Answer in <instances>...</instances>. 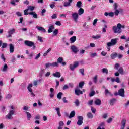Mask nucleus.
<instances>
[{"label": "nucleus", "mask_w": 129, "mask_h": 129, "mask_svg": "<svg viewBox=\"0 0 129 129\" xmlns=\"http://www.w3.org/2000/svg\"><path fill=\"white\" fill-rule=\"evenodd\" d=\"M79 71L82 75H84V69H81Z\"/></svg>", "instance_id": "obj_58"}, {"label": "nucleus", "mask_w": 129, "mask_h": 129, "mask_svg": "<svg viewBox=\"0 0 129 129\" xmlns=\"http://www.w3.org/2000/svg\"><path fill=\"white\" fill-rule=\"evenodd\" d=\"M51 75V72H47L44 74L45 77H49Z\"/></svg>", "instance_id": "obj_48"}, {"label": "nucleus", "mask_w": 129, "mask_h": 129, "mask_svg": "<svg viewBox=\"0 0 129 129\" xmlns=\"http://www.w3.org/2000/svg\"><path fill=\"white\" fill-rule=\"evenodd\" d=\"M78 121L77 122V125L80 126V125H82V123H83V117L82 116H77Z\"/></svg>", "instance_id": "obj_9"}, {"label": "nucleus", "mask_w": 129, "mask_h": 129, "mask_svg": "<svg viewBox=\"0 0 129 129\" xmlns=\"http://www.w3.org/2000/svg\"><path fill=\"white\" fill-rule=\"evenodd\" d=\"M104 122L101 123L100 126L97 129H105L104 127H102V126H104Z\"/></svg>", "instance_id": "obj_38"}, {"label": "nucleus", "mask_w": 129, "mask_h": 129, "mask_svg": "<svg viewBox=\"0 0 129 129\" xmlns=\"http://www.w3.org/2000/svg\"><path fill=\"white\" fill-rule=\"evenodd\" d=\"M9 111L8 114L6 116V118L8 119L12 120L13 119V115L15 114V112H16V107L14 106L13 105H11L9 106Z\"/></svg>", "instance_id": "obj_2"}, {"label": "nucleus", "mask_w": 129, "mask_h": 129, "mask_svg": "<svg viewBox=\"0 0 129 129\" xmlns=\"http://www.w3.org/2000/svg\"><path fill=\"white\" fill-rule=\"evenodd\" d=\"M94 94H95V92L92 91L90 92V93L89 94V95L90 97H92V96H93L94 95Z\"/></svg>", "instance_id": "obj_51"}, {"label": "nucleus", "mask_w": 129, "mask_h": 129, "mask_svg": "<svg viewBox=\"0 0 129 129\" xmlns=\"http://www.w3.org/2000/svg\"><path fill=\"white\" fill-rule=\"evenodd\" d=\"M52 51V48H49L47 51H46L44 53H43V57H46L48 56V54L50 53Z\"/></svg>", "instance_id": "obj_20"}, {"label": "nucleus", "mask_w": 129, "mask_h": 129, "mask_svg": "<svg viewBox=\"0 0 129 129\" xmlns=\"http://www.w3.org/2000/svg\"><path fill=\"white\" fill-rule=\"evenodd\" d=\"M115 69H117V70H118V68H119V63H116L115 64Z\"/></svg>", "instance_id": "obj_61"}, {"label": "nucleus", "mask_w": 129, "mask_h": 129, "mask_svg": "<svg viewBox=\"0 0 129 129\" xmlns=\"http://www.w3.org/2000/svg\"><path fill=\"white\" fill-rule=\"evenodd\" d=\"M76 41V36H72L70 38V41L71 44L75 43Z\"/></svg>", "instance_id": "obj_21"}, {"label": "nucleus", "mask_w": 129, "mask_h": 129, "mask_svg": "<svg viewBox=\"0 0 129 129\" xmlns=\"http://www.w3.org/2000/svg\"><path fill=\"white\" fill-rule=\"evenodd\" d=\"M78 65H79V63L77 61L75 62L74 64H70L69 66L70 70H71V71H74V69H75L76 67H78Z\"/></svg>", "instance_id": "obj_10"}, {"label": "nucleus", "mask_w": 129, "mask_h": 129, "mask_svg": "<svg viewBox=\"0 0 129 129\" xmlns=\"http://www.w3.org/2000/svg\"><path fill=\"white\" fill-rule=\"evenodd\" d=\"M75 93L76 95L78 96H79L80 94H83V92L80 90V89H79V88H77L75 90Z\"/></svg>", "instance_id": "obj_13"}, {"label": "nucleus", "mask_w": 129, "mask_h": 129, "mask_svg": "<svg viewBox=\"0 0 129 129\" xmlns=\"http://www.w3.org/2000/svg\"><path fill=\"white\" fill-rule=\"evenodd\" d=\"M55 25H56V26H61V22L58 21H56L55 23Z\"/></svg>", "instance_id": "obj_64"}, {"label": "nucleus", "mask_w": 129, "mask_h": 129, "mask_svg": "<svg viewBox=\"0 0 129 129\" xmlns=\"http://www.w3.org/2000/svg\"><path fill=\"white\" fill-rule=\"evenodd\" d=\"M114 95H119L122 97H124V89H120L118 90V92L115 93Z\"/></svg>", "instance_id": "obj_8"}, {"label": "nucleus", "mask_w": 129, "mask_h": 129, "mask_svg": "<svg viewBox=\"0 0 129 129\" xmlns=\"http://www.w3.org/2000/svg\"><path fill=\"white\" fill-rule=\"evenodd\" d=\"M71 50H72L73 53H74V54H77L79 51L78 48H77V47L75 45H72L71 46Z\"/></svg>", "instance_id": "obj_12"}, {"label": "nucleus", "mask_w": 129, "mask_h": 129, "mask_svg": "<svg viewBox=\"0 0 129 129\" xmlns=\"http://www.w3.org/2000/svg\"><path fill=\"white\" fill-rule=\"evenodd\" d=\"M118 41V38H113L111 40V42H108L107 43V46L108 47H111V46H115L117 44V41Z\"/></svg>", "instance_id": "obj_5"}, {"label": "nucleus", "mask_w": 129, "mask_h": 129, "mask_svg": "<svg viewBox=\"0 0 129 129\" xmlns=\"http://www.w3.org/2000/svg\"><path fill=\"white\" fill-rule=\"evenodd\" d=\"M92 38H93V39H95V40H97L98 39H100V38H101V36L99 35H93L92 36Z\"/></svg>", "instance_id": "obj_29"}, {"label": "nucleus", "mask_w": 129, "mask_h": 129, "mask_svg": "<svg viewBox=\"0 0 129 129\" xmlns=\"http://www.w3.org/2000/svg\"><path fill=\"white\" fill-rule=\"evenodd\" d=\"M52 75L54 76V77L60 78L61 77V73L59 72H56L55 73H53Z\"/></svg>", "instance_id": "obj_18"}, {"label": "nucleus", "mask_w": 129, "mask_h": 129, "mask_svg": "<svg viewBox=\"0 0 129 129\" xmlns=\"http://www.w3.org/2000/svg\"><path fill=\"white\" fill-rule=\"evenodd\" d=\"M93 80L94 83H97V75L95 76V77L93 78Z\"/></svg>", "instance_id": "obj_49"}, {"label": "nucleus", "mask_w": 129, "mask_h": 129, "mask_svg": "<svg viewBox=\"0 0 129 129\" xmlns=\"http://www.w3.org/2000/svg\"><path fill=\"white\" fill-rule=\"evenodd\" d=\"M49 6L51 9H54V8H55V2H52V4H50Z\"/></svg>", "instance_id": "obj_59"}, {"label": "nucleus", "mask_w": 129, "mask_h": 129, "mask_svg": "<svg viewBox=\"0 0 129 129\" xmlns=\"http://www.w3.org/2000/svg\"><path fill=\"white\" fill-rule=\"evenodd\" d=\"M84 86V82H80L79 84V87L80 88H82Z\"/></svg>", "instance_id": "obj_43"}, {"label": "nucleus", "mask_w": 129, "mask_h": 129, "mask_svg": "<svg viewBox=\"0 0 129 129\" xmlns=\"http://www.w3.org/2000/svg\"><path fill=\"white\" fill-rule=\"evenodd\" d=\"M46 68H50V67H52V63H47L45 64Z\"/></svg>", "instance_id": "obj_44"}, {"label": "nucleus", "mask_w": 129, "mask_h": 129, "mask_svg": "<svg viewBox=\"0 0 129 129\" xmlns=\"http://www.w3.org/2000/svg\"><path fill=\"white\" fill-rule=\"evenodd\" d=\"M51 19H57V14H53L52 16H51Z\"/></svg>", "instance_id": "obj_63"}, {"label": "nucleus", "mask_w": 129, "mask_h": 129, "mask_svg": "<svg viewBox=\"0 0 129 129\" xmlns=\"http://www.w3.org/2000/svg\"><path fill=\"white\" fill-rule=\"evenodd\" d=\"M114 10V13L113 12H110L109 13V17H113V16H118V14H119V13H123V9H121V8H119L118 9V6L117 5V3H114V5H113Z\"/></svg>", "instance_id": "obj_1"}, {"label": "nucleus", "mask_w": 129, "mask_h": 129, "mask_svg": "<svg viewBox=\"0 0 129 129\" xmlns=\"http://www.w3.org/2000/svg\"><path fill=\"white\" fill-rule=\"evenodd\" d=\"M16 32V29L12 28L9 30L8 32V35L6 36V38H12V35L15 34Z\"/></svg>", "instance_id": "obj_11"}, {"label": "nucleus", "mask_w": 129, "mask_h": 129, "mask_svg": "<svg viewBox=\"0 0 129 129\" xmlns=\"http://www.w3.org/2000/svg\"><path fill=\"white\" fill-rule=\"evenodd\" d=\"M87 117L88 118H93V115L91 112H88L87 113Z\"/></svg>", "instance_id": "obj_35"}, {"label": "nucleus", "mask_w": 129, "mask_h": 129, "mask_svg": "<svg viewBox=\"0 0 129 129\" xmlns=\"http://www.w3.org/2000/svg\"><path fill=\"white\" fill-rule=\"evenodd\" d=\"M10 47V53H12L15 51V46H14V44H9Z\"/></svg>", "instance_id": "obj_17"}, {"label": "nucleus", "mask_w": 129, "mask_h": 129, "mask_svg": "<svg viewBox=\"0 0 129 129\" xmlns=\"http://www.w3.org/2000/svg\"><path fill=\"white\" fill-rule=\"evenodd\" d=\"M69 88V87L67 85H64L62 88L63 90H66L67 89H68Z\"/></svg>", "instance_id": "obj_53"}, {"label": "nucleus", "mask_w": 129, "mask_h": 129, "mask_svg": "<svg viewBox=\"0 0 129 129\" xmlns=\"http://www.w3.org/2000/svg\"><path fill=\"white\" fill-rule=\"evenodd\" d=\"M63 95V93L59 92L57 94V97L58 98V99H61L62 98V96Z\"/></svg>", "instance_id": "obj_37"}, {"label": "nucleus", "mask_w": 129, "mask_h": 129, "mask_svg": "<svg viewBox=\"0 0 129 129\" xmlns=\"http://www.w3.org/2000/svg\"><path fill=\"white\" fill-rule=\"evenodd\" d=\"M52 67H59V63L58 62H55L52 63Z\"/></svg>", "instance_id": "obj_39"}, {"label": "nucleus", "mask_w": 129, "mask_h": 129, "mask_svg": "<svg viewBox=\"0 0 129 129\" xmlns=\"http://www.w3.org/2000/svg\"><path fill=\"white\" fill-rule=\"evenodd\" d=\"M63 62V57H60L57 59V62L59 63H62Z\"/></svg>", "instance_id": "obj_45"}, {"label": "nucleus", "mask_w": 129, "mask_h": 129, "mask_svg": "<svg viewBox=\"0 0 129 129\" xmlns=\"http://www.w3.org/2000/svg\"><path fill=\"white\" fill-rule=\"evenodd\" d=\"M35 9V7L34 6H28V9L27 10L28 11H31V12L34 11V10Z\"/></svg>", "instance_id": "obj_32"}, {"label": "nucleus", "mask_w": 129, "mask_h": 129, "mask_svg": "<svg viewBox=\"0 0 129 129\" xmlns=\"http://www.w3.org/2000/svg\"><path fill=\"white\" fill-rule=\"evenodd\" d=\"M29 15L32 16L34 19H38V14H37L35 12H30L29 13Z\"/></svg>", "instance_id": "obj_19"}, {"label": "nucleus", "mask_w": 129, "mask_h": 129, "mask_svg": "<svg viewBox=\"0 0 129 129\" xmlns=\"http://www.w3.org/2000/svg\"><path fill=\"white\" fill-rule=\"evenodd\" d=\"M1 59H2L4 62H6V57H5V54H2Z\"/></svg>", "instance_id": "obj_57"}, {"label": "nucleus", "mask_w": 129, "mask_h": 129, "mask_svg": "<svg viewBox=\"0 0 129 129\" xmlns=\"http://www.w3.org/2000/svg\"><path fill=\"white\" fill-rule=\"evenodd\" d=\"M53 34L55 36H57L58 35V29H55L53 31Z\"/></svg>", "instance_id": "obj_62"}, {"label": "nucleus", "mask_w": 129, "mask_h": 129, "mask_svg": "<svg viewBox=\"0 0 129 129\" xmlns=\"http://www.w3.org/2000/svg\"><path fill=\"white\" fill-rule=\"evenodd\" d=\"M54 29H55V27H54V25H51L49 27L48 32L49 33H52V32H53V30H54Z\"/></svg>", "instance_id": "obj_22"}, {"label": "nucleus", "mask_w": 129, "mask_h": 129, "mask_svg": "<svg viewBox=\"0 0 129 129\" xmlns=\"http://www.w3.org/2000/svg\"><path fill=\"white\" fill-rule=\"evenodd\" d=\"M32 87H33V84H29L27 86V90L29 92H30V95H31V97H35V95L34 92H33V89H32Z\"/></svg>", "instance_id": "obj_6"}, {"label": "nucleus", "mask_w": 129, "mask_h": 129, "mask_svg": "<svg viewBox=\"0 0 129 129\" xmlns=\"http://www.w3.org/2000/svg\"><path fill=\"white\" fill-rule=\"evenodd\" d=\"M26 114L27 115L28 120H30L31 118H32V114H31V113H30L29 112H26Z\"/></svg>", "instance_id": "obj_28"}, {"label": "nucleus", "mask_w": 129, "mask_h": 129, "mask_svg": "<svg viewBox=\"0 0 129 129\" xmlns=\"http://www.w3.org/2000/svg\"><path fill=\"white\" fill-rule=\"evenodd\" d=\"M126 123V119H122L121 121V127L120 129H124L125 127V124Z\"/></svg>", "instance_id": "obj_15"}, {"label": "nucleus", "mask_w": 129, "mask_h": 129, "mask_svg": "<svg viewBox=\"0 0 129 129\" xmlns=\"http://www.w3.org/2000/svg\"><path fill=\"white\" fill-rule=\"evenodd\" d=\"M104 28H103V29H102V32H103V33H106V29H107V25L106 24H104Z\"/></svg>", "instance_id": "obj_42"}, {"label": "nucleus", "mask_w": 129, "mask_h": 129, "mask_svg": "<svg viewBox=\"0 0 129 129\" xmlns=\"http://www.w3.org/2000/svg\"><path fill=\"white\" fill-rule=\"evenodd\" d=\"M84 13V10L82 9V8H80L79 10H78V15L79 16H81V15L83 14Z\"/></svg>", "instance_id": "obj_23"}, {"label": "nucleus", "mask_w": 129, "mask_h": 129, "mask_svg": "<svg viewBox=\"0 0 129 129\" xmlns=\"http://www.w3.org/2000/svg\"><path fill=\"white\" fill-rule=\"evenodd\" d=\"M117 57V53L116 52H113L112 54L111 55V59H115Z\"/></svg>", "instance_id": "obj_24"}, {"label": "nucleus", "mask_w": 129, "mask_h": 129, "mask_svg": "<svg viewBox=\"0 0 129 129\" xmlns=\"http://www.w3.org/2000/svg\"><path fill=\"white\" fill-rule=\"evenodd\" d=\"M36 29L40 32H42V33H46V29L44 28L43 27L39 26H36Z\"/></svg>", "instance_id": "obj_14"}, {"label": "nucleus", "mask_w": 129, "mask_h": 129, "mask_svg": "<svg viewBox=\"0 0 129 129\" xmlns=\"http://www.w3.org/2000/svg\"><path fill=\"white\" fill-rule=\"evenodd\" d=\"M90 57L91 58H94L95 57H97V53H90Z\"/></svg>", "instance_id": "obj_34"}, {"label": "nucleus", "mask_w": 129, "mask_h": 129, "mask_svg": "<svg viewBox=\"0 0 129 129\" xmlns=\"http://www.w3.org/2000/svg\"><path fill=\"white\" fill-rule=\"evenodd\" d=\"M7 70H8V64H5L4 66L3 67V69L2 70V71L3 72H6V71H7Z\"/></svg>", "instance_id": "obj_33"}, {"label": "nucleus", "mask_w": 129, "mask_h": 129, "mask_svg": "<svg viewBox=\"0 0 129 129\" xmlns=\"http://www.w3.org/2000/svg\"><path fill=\"white\" fill-rule=\"evenodd\" d=\"M72 18L75 23H77V22H78L79 15L76 12L73 13H72Z\"/></svg>", "instance_id": "obj_7"}, {"label": "nucleus", "mask_w": 129, "mask_h": 129, "mask_svg": "<svg viewBox=\"0 0 129 129\" xmlns=\"http://www.w3.org/2000/svg\"><path fill=\"white\" fill-rule=\"evenodd\" d=\"M37 39L40 41L41 43H43V38L41 36H37Z\"/></svg>", "instance_id": "obj_56"}, {"label": "nucleus", "mask_w": 129, "mask_h": 129, "mask_svg": "<svg viewBox=\"0 0 129 129\" xmlns=\"http://www.w3.org/2000/svg\"><path fill=\"white\" fill-rule=\"evenodd\" d=\"M59 126H61V127H63V126H64V122L60 121L59 122Z\"/></svg>", "instance_id": "obj_55"}, {"label": "nucleus", "mask_w": 129, "mask_h": 129, "mask_svg": "<svg viewBox=\"0 0 129 129\" xmlns=\"http://www.w3.org/2000/svg\"><path fill=\"white\" fill-rule=\"evenodd\" d=\"M112 30L114 32V33H117V34H120L121 32H122V30L120 28V25H119L118 24L116 26H114L112 27Z\"/></svg>", "instance_id": "obj_4"}, {"label": "nucleus", "mask_w": 129, "mask_h": 129, "mask_svg": "<svg viewBox=\"0 0 129 129\" xmlns=\"http://www.w3.org/2000/svg\"><path fill=\"white\" fill-rule=\"evenodd\" d=\"M102 72L103 73H105L106 74H108V70L106 68H103L102 69Z\"/></svg>", "instance_id": "obj_36"}, {"label": "nucleus", "mask_w": 129, "mask_h": 129, "mask_svg": "<svg viewBox=\"0 0 129 129\" xmlns=\"http://www.w3.org/2000/svg\"><path fill=\"white\" fill-rule=\"evenodd\" d=\"M74 116H75V111H72L71 112L70 116H69V118H72V117H74Z\"/></svg>", "instance_id": "obj_27"}, {"label": "nucleus", "mask_w": 129, "mask_h": 129, "mask_svg": "<svg viewBox=\"0 0 129 129\" xmlns=\"http://www.w3.org/2000/svg\"><path fill=\"white\" fill-rule=\"evenodd\" d=\"M16 15H17L18 17H22V13L20 12H17Z\"/></svg>", "instance_id": "obj_60"}, {"label": "nucleus", "mask_w": 129, "mask_h": 129, "mask_svg": "<svg viewBox=\"0 0 129 129\" xmlns=\"http://www.w3.org/2000/svg\"><path fill=\"white\" fill-rule=\"evenodd\" d=\"M118 72L120 74L123 75V68L122 67L120 68L118 70Z\"/></svg>", "instance_id": "obj_47"}, {"label": "nucleus", "mask_w": 129, "mask_h": 129, "mask_svg": "<svg viewBox=\"0 0 129 129\" xmlns=\"http://www.w3.org/2000/svg\"><path fill=\"white\" fill-rule=\"evenodd\" d=\"M68 87L70 88H73V87H74V84H73V83H70L69 84Z\"/></svg>", "instance_id": "obj_54"}, {"label": "nucleus", "mask_w": 129, "mask_h": 129, "mask_svg": "<svg viewBox=\"0 0 129 129\" xmlns=\"http://www.w3.org/2000/svg\"><path fill=\"white\" fill-rule=\"evenodd\" d=\"M82 5V3L81 2V1H78L77 3L76 4V7H77L78 8H81V5Z\"/></svg>", "instance_id": "obj_40"}, {"label": "nucleus", "mask_w": 129, "mask_h": 129, "mask_svg": "<svg viewBox=\"0 0 129 129\" xmlns=\"http://www.w3.org/2000/svg\"><path fill=\"white\" fill-rule=\"evenodd\" d=\"M8 47V44L7 43H2V49H5Z\"/></svg>", "instance_id": "obj_46"}, {"label": "nucleus", "mask_w": 129, "mask_h": 129, "mask_svg": "<svg viewBox=\"0 0 129 129\" xmlns=\"http://www.w3.org/2000/svg\"><path fill=\"white\" fill-rule=\"evenodd\" d=\"M24 44L26 46L28 47H32V50H35L36 49V45L34 42L29 40H25L24 41Z\"/></svg>", "instance_id": "obj_3"}, {"label": "nucleus", "mask_w": 129, "mask_h": 129, "mask_svg": "<svg viewBox=\"0 0 129 129\" xmlns=\"http://www.w3.org/2000/svg\"><path fill=\"white\" fill-rule=\"evenodd\" d=\"M85 53V50L81 49L80 50L79 54L80 55H83Z\"/></svg>", "instance_id": "obj_52"}, {"label": "nucleus", "mask_w": 129, "mask_h": 129, "mask_svg": "<svg viewBox=\"0 0 129 129\" xmlns=\"http://www.w3.org/2000/svg\"><path fill=\"white\" fill-rule=\"evenodd\" d=\"M95 104H96V105H100L101 104V101L99 99H96Z\"/></svg>", "instance_id": "obj_25"}, {"label": "nucleus", "mask_w": 129, "mask_h": 129, "mask_svg": "<svg viewBox=\"0 0 129 129\" xmlns=\"http://www.w3.org/2000/svg\"><path fill=\"white\" fill-rule=\"evenodd\" d=\"M105 95H106V96H107V95H110L111 96H112L111 93L109 92L107 89H106L105 91Z\"/></svg>", "instance_id": "obj_26"}, {"label": "nucleus", "mask_w": 129, "mask_h": 129, "mask_svg": "<svg viewBox=\"0 0 129 129\" xmlns=\"http://www.w3.org/2000/svg\"><path fill=\"white\" fill-rule=\"evenodd\" d=\"M74 103L76 105V106H79V104L80 103L79 102V100H78V99H76Z\"/></svg>", "instance_id": "obj_41"}, {"label": "nucleus", "mask_w": 129, "mask_h": 129, "mask_svg": "<svg viewBox=\"0 0 129 129\" xmlns=\"http://www.w3.org/2000/svg\"><path fill=\"white\" fill-rule=\"evenodd\" d=\"M12 94H7L5 97V99H7V100H9V99H11L12 98Z\"/></svg>", "instance_id": "obj_30"}, {"label": "nucleus", "mask_w": 129, "mask_h": 129, "mask_svg": "<svg viewBox=\"0 0 129 129\" xmlns=\"http://www.w3.org/2000/svg\"><path fill=\"white\" fill-rule=\"evenodd\" d=\"M116 100V99L113 98L110 100V104L111 105H113V103H114V102H115V101Z\"/></svg>", "instance_id": "obj_50"}, {"label": "nucleus", "mask_w": 129, "mask_h": 129, "mask_svg": "<svg viewBox=\"0 0 129 129\" xmlns=\"http://www.w3.org/2000/svg\"><path fill=\"white\" fill-rule=\"evenodd\" d=\"M41 81H42V79L34 81L33 82V84L34 86H37V85H38V82H41Z\"/></svg>", "instance_id": "obj_31"}, {"label": "nucleus", "mask_w": 129, "mask_h": 129, "mask_svg": "<svg viewBox=\"0 0 129 129\" xmlns=\"http://www.w3.org/2000/svg\"><path fill=\"white\" fill-rule=\"evenodd\" d=\"M73 0H68V2H66L64 3V7H70L71 6V3Z\"/></svg>", "instance_id": "obj_16"}]
</instances>
